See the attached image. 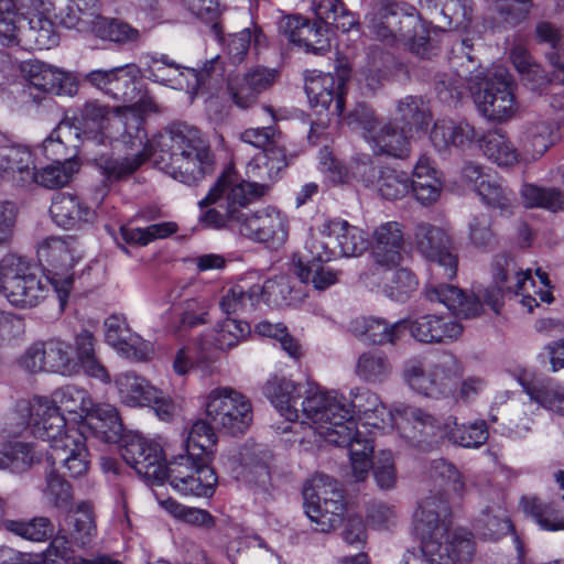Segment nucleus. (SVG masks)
<instances>
[{
  "label": "nucleus",
  "mask_w": 564,
  "mask_h": 564,
  "mask_svg": "<svg viewBox=\"0 0 564 564\" xmlns=\"http://www.w3.org/2000/svg\"><path fill=\"white\" fill-rule=\"evenodd\" d=\"M350 400L335 390L312 387L302 401V412L310 429L319 440L336 446L349 447L352 476L364 480L370 469L372 441L357 430L355 414L364 426L384 429L394 420L376 392L355 388Z\"/></svg>",
  "instance_id": "1"
},
{
  "label": "nucleus",
  "mask_w": 564,
  "mask_h": 564,
  "mask_svg": "<svg viewBox=\"0 0 564 564\" xmlns=\"http://www.w3.org/2000/svg\"><path fill=\"white\" fill-rule=\"evenodd\" d=\"M155 111L151 101L131 106L108 108L97 101H88L80 110V122L85 130L96 131L102 138L122 143L130 152L124 158L100 155L96 164L110 181L133 173L151 154L142 120L147 112Z\"/></svg>",
  "instance_id": "2"
},
{
  "label": "nucleus",
  "mask_w": 564,
  "mask_h": 564,
  "mask_svg": "<svg viewBox=\"0 0 564 564\" xmlns=\"http://www.w3.org/2000/svg\"><path fill=\"white\" fill-rule=\"evenodd\" d=\"M95 402L90 393L77 386H65L56 389L51 397H33L15 403L11 420H18L12 433L18 434L30 426L33 435L54 437L63 429H68L64 413L80 427L94 409Z\"/></svg>",
  "instance_id": "3"
},
{
  "label": "nucleus",
  "mask_w": 564,
  "mask_h": 564,
  "mask_svg": "<svg viewBox=\"0 0 564 564\" xmlns=\"http://www.w3.org/2000/svg\"><path fill=\"white\" fill-rule=\"evenodd\" d=\"M494 279L496 285L478 290L474 296H467L464 292L448 284H432L426 290V299L430 302L443 304L454 314L463 317H475L481 313L482 304H487L498 312L500 301L505 294L519 295L528 291V284L534 288L531 271L520 269L514 259L501 257L496 260Z\"/></svg>",
  "instance_id": "4"
},
{
  "label": "nucleus",
  "mask_w": 564,
  "mask_h": 564,
  "mask_svg": "<svg viewBox=\"0 0 564 564\" xmlns=\"http://www.w3.org/2000/svg\"><path fill=\"white\" fill-rule=\"evenodd\" d=\"M414 519L416 531L421 535L422 554L431 556L433 564L452 563L447 553L444 557L440 555L443 550H454L460 558L468 556L473 534L465 529H452V511L443 495L431 492L424 497Z\"/></svg>",
  "instance_id": "5"
},
{
  "label": "nucleus",
  "mask_w": 564,
  "mask_h": 564,
  "mask_svg": "<svg viewBox=\"0 0 564 564\" xmlns=\"http://www.w3.org/2000/svg\"><path fill=\"white\" fill-rule=\"evenodd\" d=\"M153 82L164 83L192 96L199 90L215 96L228 95L239 108H248L257 96L268 89L276 78V73H170L169 78L150 73Z\"/></svg>",
  "instance_id": "6"
},
{
  "label": "nucleus",
  "mask_w": 564,
  "mask_h": 564,
  "mask_svg": "<svg viewBox=\"0 0 564 564\" xmlns=\"http://www.w3.org/2000/svg\"><path fill=\"white\" fill-rule=\"evenodd\" d=\"M268 186L257 182H247L232 170L225 171L209 189L207 195L198 202L200 213L198 221L204 228L223 229L230 227L238 230L240 215L253 199L264 195Z\"/></svg>",
  "instance_id": "7"
},
{
  "label": "nucleus",
  "mask_w": 564,
  "mask_h": 564,
  "mask_svg": "<svg viewBox=\"0 0 564 564\" xmlns=\"http://www.w3.org/2000/svg\"><path fill=\"white\" fill-rule=\"evenodd\" d=\"M162 145L167 148L170 155L165 172L174 180L194 185L212 171L210 150L196 128L172 127L166 135H162Z\"/></svg>",
  "instance_id": "8"
},
{
  "label": "nucleus",
  "mask_w": 564,
  "mask_h": 564,
  "mask_svg": "<svg viewBox=\"0 0 564 564\" xmlns=\"http://www.w3.org/2000/svg\"><path fill=\"white\" fill-rule=\"evenodd\" d=\"M52 282L40 274L31 261L17 253L2 257V281L0 294L8 303L20 310L39 306L48 296Z\"/></svg>",
  "instance_id": "9"
},
{
  "label": "nucleus",
  "mask_w": 564,
  "mask_h": 564,
  "mask_svg": "<svg viewBox=\"0 0 564 564\" xmlns=\"http://www.w3.org/2000/svg\"><path fill=\"white\" fill-rule=\"evenodd\" d=\"M514 89L509 73H476L468 85L479 112L498 123L510 120L518 111Z\"/></svg>",
  "instance_id": "10"
},
{
  "label": "nucleus",
  "mask_w": 564,
  "mask_h": 564,
  "mask_svg": "<svg viewBox=\"0 0 564 564\" xmlns=\"http://www.w3.org/2000/svg\"><path fill=\"white\" fill-rule=\"evenodd\" d=\"M305 513L316 524V530L328 532L343 521L344 497L338 482L326 476L316 475L304 486Z\"/></svg>",
  "instance_id": "11"
},
{
  "label": "nucleus",
  "mask_w": 564,
  "mask_h": 564,
  "mask_svg": "<svg viewBox=\"0 0 564 564\" xmlns=\"http://www.w3.org/2000/svg\"><path fill=\"white\" fill-rule=\"evenodd\" d=\"M343 120L352 129H361L364 138L375 154L405 159L411 152L410 138L394 123L378 124L373 111L358 105Z\"/></svg>",
  "instance_id": "12"
},
{
  "label": "nucleus",
  "mask_w": 564,
  "mask_h": 564,
  "mask_svg": "<svg viewBox=\"0 0 564 564\" xmlns=\"http://www.w3.org/2000/svg\"><path fill=\"white\" fill-rule=\"evenodd\" d=\"M208 420L219 430L231 435L243 434L252 423L253 413L249 399L230 387L210 390L204 401Z\"/></svg>",
  "instance_id": "13"
},
{
  "label": "nucleus",
  "mask_w": 564,
  "mask_h": 564,
  "mask_svg": "<svg viewBox=\"0 0 564 564\" xmlns=\"http://www.w3.org/2000/svg\"><path fill=\"white\" fill-rule=\"evenodd\" d=\"M417 251L431 262L432 284H442L437 279L452 280L457 272V258L451 252L452 237L445 227L426 221L417 223L413 230Z\"/></svg>",
  "instance_id": "14"
},
{
  "label": "nucleus",
  "mask_w": 564,
  "mask_h": 564,
  "mask_svg": "<svg viewBox=\"0 0 564 564\" xmlns=\"http://www.w3.org/2000/svg\"><path fill=\"white\" fill-rule=\"evenodd\" d=\"M18 15L17 24L21 26L20 44L35 45L47 50L57 44V34L53 22L61 0H14Z\"/></svg>",
  "instance_id": "15"
},
{
  "label": "nucleus",
  "mask_w": 564,
  "mask_h": 564,
  "mask_svg": "<svg viewBox=\"0 0 564 564\" xmlns=\"http://www.w3.org/2000/svg\"><path fill=\"white\" fill-rule=\"evenodd\" d=\"M37 260L50 272L47 276L52 282L61 308L67 303L73 288L74 276L70 270L80 259L72 242L59 237L43 240L37 247Z\"/></svg>",
  "instance_id": "16"
},
{
  "label": "nucleus",
  "mask_w": 564,
  "mask_h": 564,
  "mask_svg": "<svg viewBox=\"0 0 564 564\" xmlns=\"http://www.w3.org/2000/svg\"><path fill=\"white\" fill-rule=\"evenodd\" d=\"M370 28L381 40L411 42V50L417 55L426 56L429 41L421 36L419 43L414 41L417 28H422L417 17L408 12L401 4L388 2L382 4L370 17Z\"/></svg>",
  "instance_id": "17"
},
{
  "label": "nucleus",
  "mask_w": 564,
  "mask_h": 564,
  "mask_svg": "<svg viewBox=\"0 0 564 564\" xmlns=\"http://www.w3.org/2000/svg\"><path fill=\"white\" fill-rule=\"evenodd\" d=\"M209 463L181 454L169 464L166 479L183 496L210 497L217 485V476Z\"/></svg>",
  "instance_id": "18"
},
{
  "label": "nucleus",
  "mask_w": 564,
  "mask_h": 564,
  "mask_svg": "<svg viewBox=\"0 0 564 564\" xmlns=\"http://www.w3.org/2000/svg\"><path fill=\"white\" fill-rule=\"evenodd\" d=\"M120 454L139 476L149 481L163 482L169 466L162 446L140 434H128L121 438Z\"/></svg>",
  "instance_id": "19"
},
{
  "label": "nucleus",
  "mask_w": 564,
  "mask_h": 564,
  "mask_svg": "<svg viewBox=\"0 0 564 564\" xmlns=\"http://www.w3.org/2000/svg\"><path fill=\"white\" fill-rule=\"evenodd\" d=\"M33 436L50 443L48 458L52 464L64 467L70 477H80L89 469L90 458L83 430L63 429L54 437Z\"/></svg>",
  "instance_id": "20"
},
{
  "label": "nucleus",
  "mask_w": 564,
  "mask_h": 564,
  "mask_svg": "<svg viewBox=\"0 0 564 564\" xmlns=\"http://www.w3.org/2000/svg\"><path fill=\"white\" fill-rule=\"evenodd\" d=\"M238 219V232L256 242L281 246L288 238L289 224L286 216L273 207L251 212L242 207Z\"/></svg>",
  "instance_id": "21"
},
{
  "label": "nucleus",
  "mask_w": 564,
  "mask_h": 564,
  "mask_svg": "<svg viewBox=\"0 0 564 564\" xmlns=\"http://www.w3.org/2000/svg\"><path fill=\"white\" fill-rule=\"evenodd\" d=\"M348 73H310L305 77V93L312 107L328 109L335 101V112L343 116L344 88Z\"/></svg>",
  "instance_id": "22"
},
{
  "label": "nucleus",
  "mask_w": 564,
  "mask_h": 564,
  "mask_svg": "<svg viewBox=\"0 0 564 564\" xmlns=\"http://www.w3.org/2000/svg\"><path fill=\"white\" fill-rule=\"evenodd\" d=\"M404 226L390 220L378 225L369 241L375 262L380 267H397L402 259Z\"/></svg>",
  "instance_id": "23"
},
{
  "label": "nucleus",
  "mask_w": 564,
  "mask_h": 564,
  "mask_svg": "<svg viewBox=\"0 0 564 564\" xmlns=\"http://www.w3.org/2000/svg\"><path fill=\"white\" fill-rule=\"evenodd\" d=\"M318 160L322 173H324L333 184H345L354 178L361 182L367 187L372 188L375 186L378 171L368 156L354 161L350 167L347 169L334 158L329 149L324 148L319 151Z\"/></svg>",
  "instance_id": "24"
},
{
  "label": "nucleus",
  "mask_w": 564,
  "mask_h": 564,
  "mask_svg": "<svg viewBox=\"0 0 564 564\" xmlns=\"http://www.w3.org/2000/svg\"><path fill=\"white\" fill-rule=\"evenodd\" d=\"M35 177L31 150L21 144L0 147V180L13 186H29Z\"/></svg>",
  "instance_id": "25"
},
{
  "label": "nucleus",
  "mask_w": 564,
  "mask_h": 564,
  "mask_svg": "<svg viewBox=\"0 0 564 564\" xmlns=\"http://www.w3.org/2000/svg\"><path fill=\"white\" fill-rule=\"evenodd\" d=\"M104 327L106 341L121 356L137 361L148 359L149 343L130 329L124 317L111 315L105 319Z\"/></svg>",
  "instance_id": "26"
},
{
  "label": "nucleus",
  "mask_w": 564,
  "mask_h": 564,
  "mask_svg": "<svg viewBox=\"0 0 564 564\" xmlns=\"http://www.w3.org/2000/svg\"><path fill=\"white\" fill-rule=\"evenodd\" d=\"M400 421L395 424L401 436L412 445H420L433 437H442V422L421 408L406 405L398 411Z\"/></svg>",
  "instance_id": "27"
},
{
  "label": "nucleus",
  "mask_w": 564,
  "mask_h": 564,
  "mask_svg": "<svg viewBox=\"0 0 564 564\" xmlns=\"http://www.w3.org/2000/svg\"><path fill=\"white\" fill-rule=\"evenodd\" d=\"M405 321L406 329L420 343L446 344L457 339L463 333V326L449 316L426 314Z\"/></svg>",
  "instance_id": "28"
},
{
  "label": "nucleus",
  "mask_w": 564,
  "mask_h": 564,
  "mask_svg": "<svg viewBox=\"0 0 564 564\" xmlns=\"http://www.w3.org/2000/svg\"><path fill=\"white\" fill-rule=\"evenodd\" d=\"M348 329L365 344L383 346L397 343L406 329V321L390 323L382 317L358 316L350 321Z\"/></svg>",
  "instance_id": "29"
},
{
  "label": "nucleus",
  "mask_w": 564,
  "mask_h": 564,
  "mask_svg": "<svg viewBox=\"0 0 564 564\" xmlns=\"http://www.w3.org/2000/svg\"><path fill=\"white\" fill-rule=\"evenodd\" d=\"M475 141L484 156L501 169L510 170L520 163L524 164L523 151L520 152L501 129L477 133Z\"/></svg>",
  "instance_id": "30"
},
{
  "label": "nucleus",
  "mask_w": 564,
  "mask_h": 564,
  "mask_svg": "<svg viewBox=\"0 0 564 564\" xmlns=\"http://www.w3.org/2000/svg\"><path fill=\"white\" fill-rule=\"evenodd\" d=\"M365 283L376 286L386 296L403 301L416 286L414 275L406 269L397 267H380L365 274Z\"/></svg>",
  "instance_id": "31"
},
{
  "label": "nucleus",
  "mask_w": 564,
  "mask_h": 564,
  "mask_svg": "<svg viewBox=\"0 0 564 564\" xmlns=\"http://www.w3.org/2000/svg\"><path fill=\"white\" fill-rule=\"evenodd\" d=\"M301 387L289 378L273 376L268 379L263 386V394L270 400L273 406L284 416L289 422H295L300 419L299 409L296 406L301 395ZM302 423L308 424L303 413Z\"/></svg>",
  "instance_id": "32"
},
{
  "label": "nucleus",
  "mask_w": 564,
  "mask_h": 564,
  "mask_svg": "<svg viewBox=\"0 0 564 564\" xmlns=\"http://www.w3.org/2000/svg\"><path fill=\"white\" fill-rule=\"evenodd\" d=\"M283 32L288 40L304 47L306 52L321 54L329 47V40L325 34V26L311 23L300 17H288L284 21Z\"/></svg>",
  "instance_id": "33"
},
{
  "label": "nucleus",
  "mask_w": 564,
  "mask_h": 564,
  "mask_svg": "<svg viewBox=\"0 0 564 564\" xmlns=\"http://www.w3.org/2000/svg\"><path fill=\"white\" fill-rule=\"evenodd\" d=\"M210 307L212 304L206 297L184 300L164 315L166 328L177 333L207 324L210 321Z\"/></svg>",
  "instance_id": "34"
},
{
  "label": "nucleus",
  "mask_w": 564,
  "mask_h": 564,
  "mask_svg": "<svg viewBox=\"0 0 564 564\" xmlns=\"http://www.w3.org/2000/svg\"><path fill=\"white\" fill-rule=\"evenodd\" d=\"M410 188L422 205L433 204L440 198L443 189L442 175L429 156L421 155L417 159L410 180Z\"/></svg>",
  "instance_id": "35"
},
{
  "label": "nucleus",
  "mask_w": 564,
  "mask_h": 564,
  "mask_svg": "<svg viewBox=\"0 0 564 564\" xmlns=\"http://www.w3.org/2000/svg\"><path fill=\"white\" fill-rule=\"evenodd\" d=\"M50 213L53 220L65 229L80 227L95 217V212L78 196L67 193H58L54 196Z\"/></svg>",
  "instance_id": "36"
},
{
  "label": "nucleus",
  "mask_w": 564,
  "mask_h": 564,
  "mask_svg": "<svg viewBox=\"0 0 564 564\" xmlns=\"http://www.w3.org/2000/svg\"><path fill=\"white\" fill-rule=\"evenodd\" d=\"M78 429L84 432L88 430L95 437L106 443H116L123 437L118 410L108 403L95 404L85 419L84 427L80 425Z\"/></svg>",
  "instance_id": "37"
},
{
  "label": "nucleus",
  "mask_w": 564,
  "mask_h": 564,
  "mask_svg": "<svg viewBox=\"0 0 564 564\" xmlns=\"http://www.w3.org/2000/svg\"><path fill=\"white\" fill-rule=\"evenodd\" d=\"M557 140L558 135L553 124L543 120L528 122L521 137L524 164L541 159Z\"/></svg>",
  "instance_id": "38"
},
{
  "label": "nucleus",
  "mask_w": 564,
  "mask_h": 564,
  "mask_svg": "<svg viewBox=\"0 0 564 564\" xmlns=\"http://www.w3.org/2000/svg\"><path fill=\"white\" fill-rule=\"evenodd\" d=\"M24 86L34 98L40 94L73 96L77 93L78 83L74 73H28Z\"/></svg>",
  "instance_id": "39"
},
{
  "label": "nucleus",
  "mask_w": 564,
  "mask_h": 564,
  "mask_svg": "<svg viewBox=\"0 0 564 564\" xmlns=\"http://www.w3.org/2000/svg\"><path fill=\"white\" fill-rule=\"evenodd\" d=\"M431 141L437 151L451 147L463 148L477 138L475 128L466 121L455 122L449 119L437 120L431 131Z\"/></svg>",
  "instance_id": "40"
},
{
  "label": "nucleus",
  "mask_w": 564,
  "mask_h": 564,
  "mask_svg": "<svg viewBox=\"0 0 564 564\" xmlns=\"http://www.w3.org/2000/svg\"><path fill=\"white\" fill-rule=\"evenodd\" d=\"M61 23L69 29L93 33L101 19L99 0H68L65 9H61Z\"/></svg>",
  "instance_id": "41"
},
{
  "label": "nucleus",
  "mask_w": 564,
  "mask_h": 564,
  "mask_svg": "<svg viewBox=\"0 0 564 564\" xmlns=\"http://www.w3.org/2000/svg\"><path fill=\"white\" fill-rule=\"evenodd\" d=\"M43 451L30 443L9 441L0 447V470L23 474L41 462Z\"/></svg>",
  "instance_id": "42"
},
{
  "label": "nucleus",
  "mask_w": 564,
  "mask_h": 564,
  "mask_svg": "<svg viewBox=\"0 0 564 564\" xmlns=\"http://www.w3.org/2000/svg\"><path fill=\"white\" fill-rule=\"evenodd\" d=\"M289 160L282 143L273 144L256 154L247 164L249 177L260 181H274L288 166Z\"/></svg>",
  "instance_id": "43"
},
{
  "label": "nucleus",
  "mask_w": 564,
  "mask_h": 564,
  "mask_svg": "<svg viewBox=\"0 0 564 564\" xmlns=\"http://www.w3.org/2000/svg\"><path fill=\"white\" fill-rule=\"evenodd\" d=\"M324 230H330L344 257L360 256L369 248V239L364 230L344 219H326Z\"/></svg>",
  "instance_id": "44"
},
{
  "label": "nucleus",
  "mask_w": 564,
  "mask_h": 564,
  "mask_svg": "<svg viewBox=\"0 0 564 564\" xmlns=\"http://www.w3.org/2000/svg\"><path fill=\"white\" fill-rule=\"evenodd\" d=\"M521 386L532 402L564 416V386L552 379L523 381Z\"/></svg>",
  "instance_id": "45"
},
{
  "label": "nucleus",
  "mask_w": 564,
  "mask_h": 564,
  "mask_svg": "<svg viewBox=\"0 0 564 564\" xmlns=\"http://www.w3.org/2000/svg\"><path fill=\"white\" fill-rule=\"evenodd\" d=\"M393 366L388 355L381 350L361 352L356 361L355 375L365 383L379 386L390 379Z\"/></svg>",
  "instance_id": "46"
},
{
  "label": "nucleus",
  "mask_w": 564,
  "mask_h": 564,
  "mask_svg": "<svg viewBox=\"0 0 564 564\" xmlns=\"http://www.w3.org/2000/svg\"><path fill=\"white\" fill-rule=\"evenodd\" d=\"M115 384L121 403L130 408L147 406L155 395V388L134 372L119 373Z\"/></svg>",
  "instance_id": "47"
},
{
  "label": "nucleus",
  "mask_w": 564,
  "mask_h": 564,
  "mask_svg": "<svg viewBox=\"0 0 564 564\" xmlns=\"http://www.w3.org/2000/svg\"><path fill=\"white\" fill-rule=\"evenodd\" d=\"M520 506L545 531H564V510L560 502H545L536 497H522Z\"/></svg>",
  "instance_id": "48"
},
{
  "label": "nucleus",
  "mask_w": 564,
  "mask_h": 564,
  "mask_svg": "<svg viewBox=\"0 0 564 564\" xmlns=\"http://www.w3.org/2000/svg\"><path fill=\"white\" fill-rule=\"evenodd\" d=\"M72 543L86 549L91 545L97 535V525L95 520L94 507L88 501H82L76 506L74 514L68 522L67 531H64Z\"/></svg>",
  "instance_id": "49"
},
{
  "label": "nucleus",
  "mask_w": 564,
  "mask_h": 564,
  "mask_svg": "<svg viewBox=\"0 0 564 564\" xmlns=\"http://www.w3.org/2000/svg\"><path fill=\"white\" fill-rule=\"evenodd\" d=\"M252 279V274L246 275L226 291L219 302L225 314L245 313L259 306L257 292H260V289L253 288Z\"/></svg>",
  "instance_id": "50"
},
{
  "label": "nucleus",
  "mask_w": 564,
  "mask_h": 564,
  "mask_svg": "<svg viewBox=\"0 0 564 564\" xmlns=\"http://www.w3.org/2000/svg\"><path fill=\"white\" fill-rule=\"evenodd\" d=\"M442 430L443 436L462 447H479L488 440V430L485 421L458 425L455 416H447L442 421Z\"/></svg>",
  "instance_id": "51"
},
{
  "label": "nucleus",
  "mask_w": 564,
  "mask_h": 564,
  "mask_svg": "<svg viewBox=\"0 0 564 564\" xmlns=\"http://www.w3.org/2000/svg\"><path fill=\"white\" fill-rule=\"evenodd\" d=\"M215 425L209 421L196 420L185 441V454L193 459L212 460L216 444Z\"/></svg>",
  "instance_id": "52"
},
{
  "label": "nucleus",
  "mask_w": 564,
  "mask_h": 564,
  "mask_svg": "<svg viewBox=\"0 0 564 564\" xmlns=\"http://www.w3.org/2000/svg\"><path fill=\"white\" fill-rule=\"evenodd\" d=\"M431 384L435 388L432 391V398L449 394L460 377L458 361L453 356H442L437 361L431 364Z\"/></svg>",
  "instance_id": "53"
},
{
  "label": "nucleus",
  "mask_w": 564,
  "mask_h": 564,
  "mask_svg": "<svg viewBox=\"0 0 564 564\" xmlns=\"http://www.w3.org/2000/svg\"><path fill=\"white\" fill-rule=\"evenodd\" d=\"M372 188L387 200L402 199L410 191V178L405 172L382 167Z\"/></svg>",
  "instance_id": "54"
},
{
  "label": "nucleus",
  "mask_w": 564,
  "mask_h": 564,
  "mask_svg": "<svg viewBox=\"0 0 564 564\" xmlns=\"http://www.w3.org/2000/svg\"><path fill=\"white\" fill-rule=\"evenodd\" d=\"M44 344L48 371L63 376H72L78 372V362L74 357L70 344L59 339H51L44 341Z\"/></svg>",
  "instance_id": "55"
},
{
  "label": "nucleus",
  "mask_w": 564,
  "mask_h": 564,
  "mask_svg": "<svg viewBox=\"0 0 564 564\" xmlns=\"http://www.w3.org/2000/svg\"><path fill=\"white\" fill-rule=\"evenodd\" d=\"M326 220L319 226L312 229L305 242V253L299 259L297 262L305 264H314L315 262H328L335 257L334 250L329 247L326 239H333L330 230H324Z\"/></svg>",
  "instance_id": "56"
},
{
  "label": "nucleus",
  "mask_w": 564,
  "mask_h": 564,
  "mask_svg": "<svg viewBox=\"0 0 564 564\" xmlns=\"http://www.w3.org/2000/svg\"><path fill=\"white\" fill-rule=\"evenodd\" d=\"M159 502L161 507L177 521L205 530L215 527L216 520L214 516L205 509L187 507L172 498L160 500Z\"/></svg>",
  "instance_id": "57"
},
{
  "label": "nucleus",
  "mask_w": 564,
  "mask_h": 564,
  "mask_svg": "<svg viewBox=\"0 0 564 564\" xmlns=\"http://www.w3.org/2000/svg\"><path fill=\"white\" fill-rule=\"evenodd\" d=\"M78 169L77 161L64 159L63 162L52 163L35 171L33 183L46 188L62 187L70 182Z\"/></svg>",
  "instance_id": "58"
},
{
  "label": "nucleus",
  "mask_w": 564,
  "mask_h": 564,
  "mask_svg": "<svg viewBox=\"0 0 564 564\" xmlns=\"http://www.w3.org/2000/svg\"><path fill=\"white\" fill-rule=\"evenodd\" d=\"M400 120L411 129L425 130L432 119L429 104L416 96H406L397 106Z\"/></svg>",
  "instance_id": "59"
},
{
  "label": "nucleus",
  "mask_w": 564,
  "mask_h": 564,
  "mask_svg": "<svg viewBox=\"0 0 564 564\" xmlns=\"http://www.w3.org/2000/svg\"><path fill=\"white\" fill-rule=\"evenodd\" d=\"M249 335L248 323L236 318H226L215 326L214 345L220 350H229L246 340Z\"/></svg>",
  "instance_id": "60"
},
{
  "label": "nucleus",
  "mask_w": 564,
  "mask_h": 564,
  "mask_svg": "<svg viewBox=\"0 0 564 564\" xmlns=\"http://www.w3.org/2000/svg\"><path fill=\"white\" fill-rule=\"evenodd\" d=\"M95 36L118 44H126L139 40L140 33L127 22L116 18L101 17L94 32Z\"/></svg>",
  "instance_id": "61"
},
{
  "label": "nucleus",
  "mask_w": 564,
  "mask_h": 564,
  "mask_svg": "<svg viewBox=\"0 0 564 564\" xmlns=\"http://www.w3.org/2000/svg\"><path fill=\"white\" fill-rule=\"evenodd\" d=\"M178 229V226L173 221H164L152 224L144 228L121 227V238L128 243H138L147 246L155 239H164Z\"/></svg>",
  "instance_id": "62"
},
{
  "label": "nucleus",
  "mask_w": 564,
  "mask_h": 564,
  "mask_svg": "<svg viewBox=\"0 0 564 564\" xmlns=\"http://www.w3.org/2000/svg\"><path fill=\"white\" fill-rule=\"evenodd\" d=\"M42 495L48 505L58 509H68L73 502L70 484L55 470L46 474Z\"/></svg>",
  "instance_id": "63"
},
{
  "label": "nucleus",
  "mask_w": 564,
  "mask_h": 564,
  "mask_svg": "<svg viewBox=\"0 0 564 564\" xmlns=\"http://www.w3.org/2000/svg\"><path fill=\"white\" fill-rule=\"evenodd\" d=\"M521 196L528 207H541L551 212L564 208V194L556 188H543L525 184L521 189Z\"/></svg>",
  "instance_id": "64"
}]
</instances>
